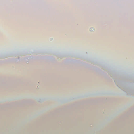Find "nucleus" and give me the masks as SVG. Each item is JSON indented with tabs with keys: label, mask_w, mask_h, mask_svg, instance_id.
<instances>
[{
	"label": "nucleus",
	"mask_w": 134,
	"mask_h": 134,
	"mask_svg": "<svg viewBox=\"0 0 134 134\" xmlns=\"http://www.w3.org/2000/svg\"><path fill=\"white\" fill-rule=\"evenodd\" d=\"M94 28H91L90 29V30L91 31H92L94 30Z\"/></svg>",
	"instance_id": "nucleus-1"
}]
</instances>
